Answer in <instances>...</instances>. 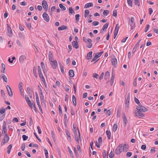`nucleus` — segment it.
<instances>
[{"mask_svg":"<svg viewBox=\"0 0 158 158\" xmlns=\"http://www.w3.org/2000/svg\"><path fill=\"white\" fill-rule=\"evenodd\" d=\"M111 62L113 66L114 67H116L117 64V59L115 57H114L112 59Z\"/></svg>","mask_w":158,"mask_h":158,"instance_id":"10","label":"nucleus"},{"mask_svg":"<svg viewBox=\"0 0 158 158\" xmlns=\"http://www.w3.org/2000/svg\"><path fill=\"white\" fill-rule=\"evenodd\" d=\"M130 102V93H129L127 95V97L126 100V102L129 103Z\"/></svg>","mask_w":158,"mask_h":158,"instance_id":"48","label":"nucleus"},{"mask_svg":"<svg viewBox=\"0 0 158 158\" xmlns=\"http://www.w3.org/2000/svg\"><path fill=\"white\" fill-rule=\"evenodd\" d=\"M80 17V15L79 14H76L75 16V17L76 18V20L77 22H79V18Z\"/></svg>","mask_w":158,"mask_h":158,"instance_id":"40","label":"nucleus"},{"mask_svg":"<svg viewBox=\"0 0 158 158\" xmlns=\"http://www.w3.org/2000/svg\"><path fill=\"white\" fill-rule=\"evenodd\" d=\"M9 137L7 135V134H6L2 141L1 145H3L5 143H7L9 141Z\"/></svg>","mask_w":158,"mask_h":158,"instance_id":"2","label":"nucleus"},{"mask_svg":"<svg viewBox=\"0 0 158 158\" xmlns=\"http://www.w3.org/2000/svg\"><path fill=\"white\" fill-rule=\"evenodd\" d=\"M127 146L126 144H124L123 146V148L122 147V150H123V151L127 152Z\"/></svg>","mask_w":158,"mask_h":158,"instance_id":"38","label":"nucleus"},{"mask_svg":"<svg viewBox=\"0 0 158 158\" xmlns=\"http://www.w3.org/2000/svg\"><path fill=\"white\" fill-rule=\"evenodd\" d=\"M109 23H106L103 26V28L102 29V30H103V31H104L106 29L109 25Z\"/></svg>","mask_w":158,"mask_h":158,"instance_id":"34","label":"nucleus"},{"mask_svg":"<svg viewBox=\"0 0 158 158\" xmlns=\"http://www.w3.org/2000/svg\"><path fill=\"white\" fill-rule=\"evenodd\" d=\"M93 6V4L92 2H89L86 4L85 6V8H87L90 7H92Z\"/></svg>","mask_w":158,"mask_h":158,"instance_id":"19","label":"nucleus"},{"mask_svg":"<svg viewBox=\"0 0 158 158\" xmlns=\"http://www.w3.org/2000/svg\"><path fill=\"white\" fill-rule=\"evenodd\" d=\"M69 76L71 77H74V74L73 71V70L71 69L69 70Z\"/></svg>","mask_w":158,"mask_h":158,"instance_id":"22","label":"nucleus"},{"mask_svg":"<svg viewBox=\"0 0 158 158\" xmlns=\"http://www.w3.org/2000/svg\"><path fill=\"white\" fill-rule=\"evenodd\" d=\"M102 154L103 158H108V156L106 150H104L103 151Z\"/></svg>","mask_w":158,"mask_h":158,"instance_id":"28","label":"nucleus"},{"mask_svg":"<svg viewBox=\"0 0 158 158\" xmlns=\"http://www.w3.org/2000/svg\"><path fill=\"white\" fill-rule=\"evenodd\" d=\"M99 23L98 21H94L93 22L92 24L93 25L96 26L98 25Z\"/></svg>","mask_w":158,"mask_h":158,"instance_id":"57","label":"nucleus"},{"mask_svg":"<svg viewBox=\"0 0 158 158\" xmlns=\"http://www.w3.org/2000/svg\"><path fill=\"white\" fill-rule=\"evenodd\" d=\"M7 35L9 37H11L12 36V31L11 30V28L8 25V24H7Z\"/></svg>","mask_w":158,"mask_h":158,"instance_id":"7","label":"nucleus"},{"mask_svg":"<svg viewBox=\"0 0 158 158\" xmlns=\"http://www.w3.org/2000/svg\"><path fill=\"white\" fill-rule=\"evenodd\" d=\"M26 25L27 26L29 29H30L31 27V24L30 23H26Z\"/></svg>","mask_w":158,"mask_h":158,"instance_id":"60","label":"nucleus"},{"mask_svg":"<svg viewBox=\"0 0 158 158\" xmlns=\"http://www.w3.org/2000/svg\"><path fill=\"white\" fill-rule=\"evenodd\" d=\"M69 13L72 14H74L75 13V12L74 10L73 9V8L72 7H70L69 8Z\"/></svg>","mask_w":158,"mask_h":158,"instance_id":"31","label":"nucleus"},{"mask_svg":"<svg viewBox=\"0 0 158 158\" xmlns=\"http://www.w3.org/2000/svg\"><path fill=\"white\" fill-rule=\"evenodd\" d=\"M72 45L73 47L76 49H77L79 48L78 44L77 41H73L72 42Z\"/></svg>","mask_w":158,"mask_h":158,"instance_id":"15","label":"nucleus"},{"mask_svg":"<svg viewBox=\"0 0 158 158\" xmlns=\"http://www.w3.org/2000/svg\"><path fill=\"white\" fill-rule=\"evenodd\" d=\"M136 109L138 111L142 112H144L148 110V109L147 108L140 105H139V106H137Z\"/></svg>","mask_w":158,"mask_h":158,"instance_id":"1","label":"nucleus"},{"mask_svg":"<svg viewBox=\"0 0 158 158\" xmlns=\"http://www.w3.org/2000/svg\"><path fill=\"white\" fill-rule=\"evenodd\" d=\"M74 137L75 140L78 143H79V139L78 138V136L77 134V131H76V133H75V131H74Z\"/></svg>","mask_w":158,"mask_h":158,"instance_id":"23","label":"nucleus"},{"mask_svg":"<svg viewBox=\"0 0 158 158\" xmlns=\"http://www.w3.org/2000/svg\"><path fill=\"white\" fill-rule=\"evenodd\" d=\"M104 75V73L103 72L102 73L101 75L100 76V77L99 78V79L100 80H101L103 78Z\"/></svg>","mask_w":158,"mask_h":158,"instance_id":"59","label":"nucleus"},{"mask_svg":"<svg viewBox=\"0 0 158 158\" xmlns=\"http://www.w3.org/2000/svg\"><path fill=\"white\" fill-rule=\"evenodd\" d=\"M59 114H62V111L61 107L60 106V105H59Z\"/></svg>","mask_w":158,"mask_h":158,"instance_id":"62","label":"nucleus"},{"mask_svg":"<svg viewBox=\"0 0 158 158\" xmlns=\"http://www.w3.org/2000/svg\"><path fill=\"white\" fill-rule=\"evenodd\" d=\"M49 59L50 61L52 60L53 56L52 53L51 51H49L48 52Z\"/></svg>","mask_w":158,"mask_h":158,"instance_id":"27","label":"nucleus"},{"mask_svg":"<svg viewBox=\"0 0 158 158\" xmlns=\"http://www.w3.org/2000/svg\"><path fill=\"white\" fill-rule=\"evenodd\" d=\"M103 52H101L99 53H96L95 56L93 57L91 62H92L95 61L98 58L100 57L101 56Z\"/></svg>","mask_w":158,"mask_h":158,"instance_id":"6","label":"nucleus"},{"mask_svg":"<svg viewBox=\"0 0 158 158\" xmlns=\"http://www.w3.org/2000/svg\"><path fill=\"white\" fill-rule=\"evenodd\" d=\"M2 68L3 69V71H1V72H2L4 73H6V66L4 63H2Z\"/></svg>","mask_w":158,"mask_h":158,"instance_id":"25","label":"nucleus"},{"mask_svg":"<svg viewBox=\"0 0 158 158\" xmlns=\"http://www.w3.org/2000/svg\"><path fill=\"white\" fill-rule=\"evenodd\" d=\"M43 16L44 20L45 21H46L47 22H48L49 21V18L48 15L47 14L46 12H44L43 15Z\"/></svg>","mask_w":158,"mask_h":158,"instance_id":"8","label":"nucleus"},{"mask_svg":"<svg viewBox=\"0 0 158 158\" xmlns=\"http://www.w3.org/2000/svg\"><path fill=\"white\" fill-rule=\"evenodd\" d=\"M25 97L26 100V101L28 104L29 105V106H31V102L30 101L29 98L28 97V96L27 95H25Z\"/></svg>","mask_w":158,"mask_h":158,"instance_id":"14","label":"nucleus"},{"mask_svg":"<svg viewBox=\"0 0 158 158\" xmlns=\"http://www.w3.org/2000/svg\"><path fill=\"white\" fill-rule=\"evenodd\" d=\"M127 2L128 5L131 6H132V1L131 0H127Z\"/></svg>","mask_w":158,"mask_h":158,"instance_id":"52","label":"nucleus"},{"mask_svg":"<svg viewBox=\"0 0 158 158\" xmlns=\"http://www.w3.org/2000/svg\"><path fill=\"white\" fill-rule=\"evenodd\" d=\"M141 40H139V41L137 43V44L135 45L134 48H133V50L132 51V53H134L135 52L137 48L139 47V43L141 41Z\"/></svg>","mask_w":158,"mask_h":158,"instance_id":"11","label":"nucleus"},{"mask_svg":"<svg viewBox=\"0 0 158 158\" xmlns=\"http://www.w3.org/2000/svg\"><path fill=\"white\" fill-rule=\"evenodd\" d=\"M109 14V11L108 10H105L104 11L103 14L104 16H106Z\"/></svg>","mask_w":158,"mask_h":158,"instance_id":"37","label":"nucleus"},{"mask_svg":"<svg viewBox=\"0 0 158 158\" xmlns=\"http://www.w3.org/2000/svg\"><path fill=\"white\" fill-rule=\"evenodd\" d=\"M150 27V26L149 24H147L146 25L145 28V30H144V32H146L148 31Z\"/></svg>","mask_w":158,"mask_h":158,"instance_id":"45","label":"nucleus"},{"mask_svg":"<svg viewBox=\"0 0 158 158\" xmlns=\"http://www.w3.org/2000/svg\"><path fill=\"white\" fill-rule=\"evenodd\" d=\"M22 138L23 140L24 141H25L28 138V137L27 136H26L25 135H23L22 136Z\"/></svg>","mask_w":158,"mask_h":158,"instance_id":"51","label":"nucleus"},{"mask_svg":"<svg viewBox=\"0 0 158 158\" xmlns=\"http://www.w3.org/2000/svg\"><path fill=\"white\" fill-rule=\"evenodd\" d=\"M6 114L5 113L3 114V115H2V116H1L0 117V121H2L5 118V116Z\"/></svg>","mask_w":158,"mask_h":158,"instance_id":"64","label":"nucleus"},{"mask_svg":"<svg viewBox=\"0 0 158 158\" xmlns=\"http://www.w3.org/2000/svg\"><path fill=\"white\" fill-rule=\"evenodd\" d=\"M72 101L73 102V104L75 106H76L77 105L76 103V99L74 95H73L72 97Z\"/></svg>","mask_w":158,"mask_h":158,"instance_id":"24","label":"nucleus"},{"mask_svg":"<svg viewBox=\"0 0 158 158\" xmlns=\"http://www.w3.org/2000/svg\"><path fill=\"white\" fill-rule=\"evenodd\" d=\"M26 57L24 55H22L20 56L19 58V61L20 63H22L23 62L24 60L26 59Z\"/></svg>","mask_w":158,"mask_h":158,"instance_id":"17","label":"nucleus"},{"mask_svg":"<svg viewBox=\"0 0 158 158\" xmlns=\"http://www.w3.org/2000/svg\"><path fill=\"white\" fill-rule=\"evenodd\" d=\"M89 13V11L88 10H86L85 11L84 16L86 17Z\"/></svg>","mask_w":158,"mask_h":158,"instance_id":"33","label":"nucleus"},{"mask_svg":"<svg viewBox=\"0 0 158 158\" xmlns=\"http://www.w3.org/2000/svg\"><path fill=\"white\" fill-rule=\"evenodd\" d=\"M44 151L46 158H48V151L46 149H45L44 150Z\"/></svg>","mask_w":158,"mask_h":158,"instance_id":"50","label":"nucleus"},{"mask_svg":"<svg viewBox=\"0 0 158 158\" xmlns=\"http://www.w3.org/2000/svg\"><path fill=\"white\" fill-rule=\"evenodd\" d=\"M60 7L61 9L62 10H66V8L65 6H63L62 4H59Z\"/></svg>","mask_w":158,"mask_h":158,"instance_id":"39","label":"nucleus"},{"mask_svg":"<svg viewBox=\"0 0 158 158\" xmlns=\"http://www.w3.org/2000/svg\"><path fill=\"white\" fill-rule=\"evenodd\" d=\"M68 28L67 27L64 25H62L60 27H59L58 28V31H61L65 29H66Z\"/></svg>","mask_w":158,"mask_h":158,"instance_id":"20","label":"nucleus"},{"mask_svg":"<svg viewBox=\"0 0 158 158\" xmlns=\"http://www.w3.org/2000/svg\"><path fill=\"white\" fill-rule=\"evenodd\" d=\"M132 153L131 152H127L126 154V156L128 157H129L131 156Z\"/></svg>","mask_w":158,"mask_h":158,"instance_id":"63","label":"nucleus"},{"mask_svg":"<svg viewBox=\"0 0 158 158\" xmlns=\"http://www.w3.org/2000/svg\"><path fill=\"white\" fill-rule=\"evenodd\" d=\"M117 127H118L117 125V124H114V125L113 127V130L114 132H115L116 131Z\"/></svg>","mask_w":158,"mask_h":158,"instance_id":"42","label":"nucleus"},{"mask_svg":"<svg viewBox=\"0 0 158 158\" xmlns=\"http://www.w3.org/2000/svg\"><path fill=\"white\" fill-rule=\"evenodd\" d=\"M98 76H99L96 73H94L93 74V77L96 79H98Z\"/></svg>","mask_w":158,"mask_h":158,"instance_id":"55","label":"nucleus"},{"mask_svg":"<svg viewBox=\"0 0 158 158\" xmlns=\"http://www.w3.org/2000/svg\"><path fill=\"white\" fill-rule=\"evenodd\" d=\"M117 11L116 10H114L113 12V16L115 17L117 16Z\"/></svg>","mask_w":158,"mask_h":158,"instance_id":"46","label":"nucleus"},{"mask_svg":"<svg viewBox=\"0 0 158 158\" xmlns=\"http://www.w3.org/2000/svg\"><path fill=\"white\" fill-rule=\"evenodd\" d=\"M23 84L22 82H20L19 85V89L22 94V93H23L22 91V89H23Z\"/></svg>","mask_w":158,"mask_h":158,"instance_id":"16","label":"nucleus"},{"mask_svg":"<svg viewBox=\"0 0 158 158\" xmlns=\"http://www.w3.org/2000/svg\"><path fill=\"white\" fill-rule=\"evenodd\" d=\"M42 5L44 9L46 11L48 10V5L47 2L44 0H43L42 2Z\"/></svg>","mask_w":158,"mask_h":158,"instance_id":"5","label":"nucleus"},{"mask_svg":"<svg viewBox=\"0 0 158 158\" xmlns=\"http://www.w3.org/2000/svg\"><path fill=\"white\" fill-rule=\"evenodd\" d=\"M2 128L3 131L2 133L4 134H6L7 132V129H6V123L4 121L3 123V125L2 126Z\"/></svg>","mask_w":158,"mask_h":158,"instance_id":"9","label":"nucleus"},{"mask_svg":"<svg viewBox=\"0 0 158 158\" xmlns=\"http://www.w3.org/2000/svg\"><path fill=\"white\" fill-rule=\"evenodd\" d=\"M122 147L119 146L115 150V153L117 155L119 154L122 152Z\"/></svg>","mask_w":158,"mask_h":158,"instance_id":"4","label":"nucleus"},{"mask_svg":"<svg viewBox=\"0 0 158 158\" xmlns=\"http://www.w3.org/2000/svg\"><path fill=\"white\" fill-rule=\"evenodd\" d=\"M141 112H138L137 111V112L135 113L136 115L139 118L144 117L145 115L144 114Z\"/></svg>","mask_w":158,"mask_h":158,"instance_id":"12","label":"nucleus"},{"mask_svg":"<svg viewBox=\"0 0 158 158\" xmlns=\"http://www.w3.org/2000/svg\"><path fill=\"white\" fill-rule=\"evenodd\" d=\"M25 148V144L24 143H23L21 146V148L22 151H24Z\"/></svg>","mask_w":158,"mask_h":158,"instance_id":"58","label":"nucleus"},{"mask_svg":"<svg viewBox=\"0 0 158 158\" xmlns=\"http://www.w3.org/2000/svg\"><path fill=\"white\" fill-rule=\"evenodd\" d=\"M130 26L131 27V29H133L135 27V23H130Z\"/></svg>","mask_w":158,"mask_h":158,"instance_id":"47","label":"nucleus"},{"mask_svg":"<svg viewBox=\"0 0 158 158\" xmlns=\"http://www.w3.org/2000/svg\"><path fill=\"white\" fill-rule=\"evenodd\" d=\"M123 118L124 125L125 126H126L127 125V117L124 114H123Z\"/></svg>","mask_w":158,"mask_h":158,"instance_id":"13","label":"nucleus"},{"mask_svg":"<svg viewBox=\"0 0 158 158\" xmlns=\"http://www.w3.org/2000/svg\"><path fill=\"white\" fill-rule=\"evenodd\" d=\"M114 156V153L112 151H111L109 154V157L110 158H112Z\"/></svg>","mask_w":158,"mask_h":158,"instance_id":"54","label":"nucleus"},{"mask_svg":"<svg viewBox=\"0 0 158 158\" xmlns=\"http://www.w3.org/2000/svg\"><path fill=\"white\" fill-rule=\"evenodd\" d=\"M8 94L10 97H12L13 96V93L11 90H7Z\"/></svg>","mask_w":158,"mask_h":158,"instance_id":"41","label":"nucleus"},{"mask_svg":"<svg viewBox=\"0 0 158 158\" xmlns=\"http://www.w3.org/2000/svg\"><path fill=\"white\" fill-rule=\"evenodd\" d=\"M134 100L135 102L138 105L140 104L139 101L135 97L134 98Z\"/></svg>","mask_w":158,"mask_h":158,"instance_id":"56","label":"nucleus"},{"mask_svg":"<svg viewBox=\"0 0 158 158\" xmlns=\"http://www.w3.org/2000/svg\"><path fill=\"white\" fill-rule=\"evenodd\" d=\"M106 133L108 139H110L111 136V133L110 131H106Z\"/></svg>","mask_w":158,"mask_h":158,"instance_id":"29","label":"nucleus"},{"mask_svg":"<svg viewBox=\"0 0 158 158\" xmlns=\"http://www.w3.org/2000/svg\"><path fill=\"white\" fill-rule=\"evenodd\" d=\"M67 115L66 114H65L64 115V120L65 121L64 122V123L65 126H66L67 125L66 123V120H67Z\"/></svg>","mask_w":158,"mask_h":158,"instance_id":"53","label":"nucleus"},{"mask_svg":"<svg viewBox=\"0 0 158 158\" xmlns=\"http://www.w3.org/2000/svg\"><path fill=\"white\" fill-rule=\"evenodd\" d=\"M60 70L62 73L64 74V67L62 66L61 64L60 65Z\"/></svg>","mask_w":158,"mask_h":158,"instance_id":"61","label":"nucleus"},{"mask_svg":"<svg viewBox=\"0 0 158 158\" xmlns=\"http://www.w3.org/2000/svg\"><path fill=\"white\" fill-rule=\"evenodd\" d=\"M6 109L3 108H2L0 110V113L1 114L5 113Z\"/></svg>","mask_w":158,"mask_h":158,"instance_id":"36","label":"nucleus"},{"mask_svg":"<svg viewBox=\"0 0 158 158\" xmlns=\"http://www.w3.org/2000/svg\"><path fill=\"white\" fill-rule=\"evenodd\" d=\"M65 132H66V135L68 136V139H69V140H70L71 138V137H70V135L69 132L68 130H66V131Z\"/></svg>","mask_w":158,"mask_h":158,"instance_id":"32","label":"nucleus"},{"mask_svg":"<svg viewBox=\"0 0 158 158\" xmlns=\"http://www.w3.org/2000/svg\"><path fill=\"white\" fill-rule=\"evenodd\" d=\"M2 78L3 80L6 82H7L8 81V80L7 77L4 74H3L2 76Z\"/></svg>","mask_w":158,"mask_h":158,"instance_id":"26","label":"nucleus"},{"mask_svg":"<svg viewBox=\"0 0 158 158\" xmlns=\"http://www.w3.org/2000/svg\"><path fill=\"white\" fill-rule=\"evenodd\" d=\"M93 52L92 51H90L89 52V53H88V54L86 56V59L87 60H89L91 59V58L92 57V54Z\"/></svg>","mask_w":158,"mask_h":158,"instance_id":"18","label":"nucleus"},{"mask_svg":"<svg viewBox=\"0 0 158 158\" xmlns=\"http://www.w3.org/2000/svg\"><path fill=\"white\" fill-rule=\"evenodd\" d=\"M39 77L41 79V80L42 81H43L44 80V78L43 76V74H42V73H39Z\"/></svg>","mask_w":158,"mask_h":158,"instance_id":"44","label":"nucleus"},{"mask_svg":"<svg viewBox=\"0 0 158 158\" xmlns=\"http://www.w3.org/2000/svg\"><path fill=\"white\" fill-rule=\"evenodd\" d=\"M119 28V24L118 23L116 25V27H115L114 32L118 33Z\"/></svg>","mask_w":158,"mask_h":158,"instance_id":"35","label":"nucleus"},{"mask_svg":"<svg viewBox=\"0 0 158 158\" xmlns=\"http://www.w3.org/2000/svg\"><path fill=\"white\" fill-rule=\"evenodd\" d=\"M31 104V106L30 107L31 109H33V110L36 112L37 111V110L36 108L35 103L33 101H32Z\"/></svg>","mask_w":158,"mask_h":158,"instance_id":"21","label":"nucleus"},{"mask_svg":"<svg viewBox=\"0 0 158 158\" xmlns=\"http://www.w3.org/2000/svg\"><path fill=\"white\" fill-rule=\"evenodd\" d=\"M134 3L135 5L138 6H139V3L138 0H135Z\"/></svg>","mask_w":158,"mask_h":158,"instance_id":"49","label":"nucleus"},{"mask_svg":"<svg viewBox=\"0 0 158 158\" xmlns=\"http://www.w3.org/2000/svg\"><path fill=\"white\" fill-rule=\"evenodd\" d=\"M12 145L10 144L7 148V152L8 154L10 153V152L11 149L12 148Z\"/></svg>","mask_w":158,"mask_h":158,"instance_id":"30","label":"nucleus"},{"mask_svg":"<svg viewBox=\"0 0 158 158\" xmlns=\"http://www.w3.org/2000/svg\"><path fill=\"white\" fill-rule=\"evenodd\" d=\"M36 69L34 68L33 69V73L35 77L36 78H37L38 76H37V75L36 73Z\"/></svg>","mask_w":158,"mask_h":158,"instance_id":"43","label":"nucleus"},{"mask_svg":"<svg viewBox=\"0 0 158 158\" xmlns=\"http://www.w3.org/2000/svg\"><path fill=\"white\" fill-rule=\"evenodd\" d=\"M50 64L54 69H56L57 67V63L56 61V60H51L50 61Z\"/></svg>","mask_w":158,"mask_h":158,"instance_id":"3","label":"nucleus"}]
</instances>
